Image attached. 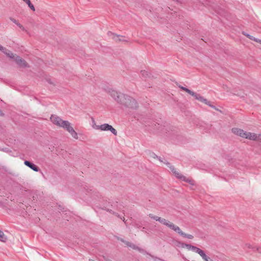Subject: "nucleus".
<instances>
[{"mask_svg":"<svg viewBox=\"0 0 261 261\" xmlns=\"http://www.w3.org/2000/svg\"><path fill=\"white\" fill-rule=\"evenodd\" d=\"M4 50H5V47H4L3 46H2L0 44V50H1L2 51H3Z\"/></svg>","mask_w":261,"mask_h":261,"instance_id":"nucleus-25","label":"nucleus"},{"mask_svg":"<svg viewBox=\"0 0 261 261\" xmlns=\"http://www.w3.org/2000/svg\"><path fill=\"white\" fill-rule=\"evenodd\" d=\"M182 180L185 181H186L187 182H188L189 184H190L191 185H195V181H194V180H193L192 179L190 178H187L186 176L183 177V179H182Z\"/></svg>","mask_w":261,"mask_h":261,"instance_id":"nucleus-14","label":"nucleus"},{"mask_svg":"<svg viewBox=\"0 0 261 261\" xmlns=\"http://www.w3.org/2000/svg\"><path fill=\"white\" fill-rule=\"evenodd\" d=\"M16 25L22 31H25V29L24 27L19 22L17 23Z\"/></svg>","mask_w":261,"mask_h":261,"instance_id":"nucleus-23","label":"nucleus"},{"mask_svg":"<svg viewBox=\"0 0 261 261\" xmlns=\"http://www.w3.org/2000/svg\"><path fill=\"white\" fill-rule=\"evenodd\" d=\"M231 132L236 135L243 138L252 141H258L261 142V134L257 135L254 133L244 131L243 129L237 127L232 128Z\"/></svg>","mask_w":261,"mask_h":261,"instance_id":"nucleus-3","label":"nucleus"},{"mask_svg":"<svg viewBox=\"0 0 261 261\" xmlns=\"http://www.w3.org/2000/svg\"><path fill=\"white\" fill-rule=\"evenodd\" d=\"M3 115H4V113H3V112L0 109V116H3Z\"/></svg>","mask_w":261,"mask_h":261,"instance_id":"nucleus-27","label":"nucleus"},{"mask_svg":"<svg viewBox=\"0 0 261 261\" xmlns=\"http://www.w3.org/2000/svg\"><path fill=\"white\" fill-rule=\"evenodd\" d=\"M119 41H122L123 40H121V39H119Z\"/></svg>","mask_w":261,"mask_h":261,"instance_id":"nucleus-30","label":"nucleus"},{"mask_svg":"<svg viewBox=\"0 0 261 261\" xmlns=\"http://www.w3.org/2000/svg\"><path fill=\"white\" fill-rule=\"evenodd\" d=\"M166 226H167L172 230L175 231L181 236H182V234H184V232L181 231L180 228L178 226L175 225L172 222L169 221V220L168 221Z\"/></svg>","mask_w":261,"mask_h":261,"instance_id":"nucleus-6","label":"nucleus"},{"mask_svg":"<svg viewBox=\"0 0 261 261\" xmlns=\"http://www.w3.org/2000/svg\"><path fill=\"white\" fill-rule=\"evenodd\" d=\"M92 127L95 129H98L99 125H96V122L93 118H92Z\"/></svg>","mask_w":261,"mask_h":261,"instance_id":"nucleus-19","label":"nucleus"},{"mask_svg":"<svg viewBox=\"0 0 261 261\" xmlns=\"http://www.w3.org/2000/svg\"><path fill=\"white\" fill-rule=\"evenodd\" d=\"M194 252L198 253L200 256L204 253V252L202 250L198 247L196 248Z\"/></svg>","mask_w":261,"mask_h":261,"instance_id":"nucleus-20","label":"nucleus"},{"mask_svg":"<svg viewBox=\"0 0 261 261\" xmlns=\"http://www.w3.org/2000/svg\"><path fill=\"white\" fill-rule=\"evenodd\" d=\"M242 34H243L244 36H246L247 37H248L249 39H251V40H253V41H256V39H257V38H255V37H253L252 36H251L250 35H249V34H247V33H245V32H243L242 33Z\"/></svg>","mask_w":261,"mask_h":261,"instance_id":"nucleus-18","label":"nucleus"},{"mask_svg":"<svg viewBox=\"0 0 261 261\" xmlns=\"http://www.w3.org/2000/svg\"><path fill=\"white\" fill-rule=\"evenodd\" d=\"M14 61L20 67L26 68L29 67L27 62L18 56L15 57Z\"/></svg>","mask_w":261,"mask_h":261,"instance_id":"nucleus-7","label":"nucleus"},{"mask_svg":"<svg viewBox=\"0 0 261 261\" xmlns=\"http://www.w3.org/2000/svg\"><path fill=\"white\" fill-rule=\"evenodd\" d=\"M169 167L170 168V169L171 170L172 172L174 173V174L177 178H178L181 180H182L183 177H184L185 176L181 175L180 173H179L178 171H177L176 170V169L173 166H169Z\"/></svg>","mask_w":261,"mask_h":261,"instance_id":"nucleus-10","label":"nucleus"},{"mask_svg":"<svg viewBox=\"0 0 261 261\" xmlns=\"http://www.w3.org/2000/svg\"><path fill=\"white\" fill-rule=\"evenodd\" d=\"M255 42H258V43H260V44H261V40H260V39H256V40Z\"/></svg>","mask_w":261,"mask_h":261,"instance_id":"nucleus-26","label":"nucleus"},{"mask_svg":"<svg viewBox=\"0 0 261 261\" xmlns=\"http://www.w3.org/2000/svg\"><path fill=\"white\" fill-rule=\"evenodd\" d=\"M125 244H126V245H127V246H129L130 247H131L132 248L134 249H138L140 251H141V249H140V248H139L137 246H136L135 245L129 242H125Z\"/></svg>","mask_w":261,"mask_h":261,"instance_id":"nucleus-15","label":"nucleus"},{"mask_svg":"<svg viewBox=\"0 0 261 261\" xmlns=\"http://www.w3.org/2000/svg\"><path fill=\"white\" fill-rule=\"evenodd\" d=\"M5 54H6L8 57L15 59V57H16L17 55L13 54L11 51L8 50L7 49L5 48V50H4L3 51Z\"/></svg>","mask_w":261,"mask_h":261,"instance_id":"nucleus-11","label":"nucleus"},{"mask_svg":"<svg viewBox=\"0 0 261 261\" xmlns=\"http://www.w3.org/2000/svg\"><path fill=\"white\" fill-rule=\"evenodd\" d=\"M125 220V219L124 217H123V221H124Z\"/></svg>","mask_w":261,"mask_h":261,"instance_id":"nucleus-29","label":"nucleus"},{"mask_svg":"<svg viewBox=\"0 0 261 261\" xmlns=\"http://www.w3.org/2000/svg\"><path fill=\"white\" fill-rule=\"evenodd\" d=\"M89 261H94V260H92V259H89Z\"/></svg>","mask_w":261,"mask_h":261,"instance_id":"nucleus-28","label":"nucleus"},{"mask_svg":"<svg viewBox=\"0 0 261 261\" xmlns=\"http://www.w3.org/2000/svg\"><path fill=\"white\" fill-rule=\"evenodd\" d=\"M200 256L204 261H213L212 259L210 258V257L205 254V252L200 255Z\"/></svg>","mask_w":261,"mask_h":261,"instance_id":"nucleus-17","label":"nucleus"},{"mask_svg":"<svg viewBox=\"0 0 261 261\" xmlns=\"http://www.w3.org/2000/svg\"><path fill=\"white\" fill-rule=\"evenodd\" d=\"M182 247H186L188 249L191 250L194 252L195 251L197 248V247L187 244H183Z\"/></svg>","mask_w":261,"mask_h":261,"instance_id":"nucleus-13","label":"nucleus"},{"mask_svg":"<svg viewBox=\"0 0 261 261\" xmlns=\"http://www.w3.org/2000/svg\"><path fill=\"white\" fill-rule=\"evenodd\" d=\"M50 119L54 124L66 130L74 139H78L77 133L74 130L69 121L63 120L56 115H51Z\"/></svg>","mask_w":261,"mask_h":261,"instance_id":"nucleus-2","label":"nucleus"},{"mask_svg":"<svg viewBox=\"0 0 261 261\" xmlns=\"http://www.w3.org/2000/svg\"><path fill=\"white\" fill-rule=\"evenodd\" d=\"M149 216L151 219H153L156 221H159L161 223H162L165 225H166V224L168 221V220H166L164 218H162L161 217H158L156 216H154L153 214H151L149 215Z\"/></svg>","mask_w":261,"mask_h":261,"instance_id":"nucleus-8","label":"nucleus"},{"mask_svg":"<svg viewBox=\"0 0 261 261\" xmlns=\"http://www.w3.org/2000/svg\"><path fill=\"white\" fill-rule=\"evenodd\" d=\"M24 3H25L28 7L32 10L33 11H35V8L34 5L31 3L30 0H22Z\"/></svg>","mask_w":261,"mask_h":261,"instance_id":"nucleus-12","label":"nucleus"},{"mask_svg":"<svg viewBox=\"0 0 261 261\" xmlns=\"http://www.w3.org/2000/svg\"><path fill=\"white\" fill-rule=\"evenodd\" d=\"M7 240V237L4 234V232L0 230V241L5 242Z\"/></svg>","mask_w":261,"mask_h":261,"instance_id":"nucleus-16","label":"nucleus"},{"mask_svg":"<svg viewBox=\"0 0 261 261\" xmlns=\"http://www.w3.org/2000/svg\"><path fill=\"white\" fill-rule=\"evenodd\" d=\"M10 20L13 22V23H14L15 24H17V23H18V21L16 19H15V18H13V17H10Z\"/></svg>","mask_w":261,"mask_h":261,"instance_id":"nucleus-24","label":"nucleus"},{"mask_svg":"<svg viewBox=\"0 0 261 261\" xmlns=\"http://www.w3.org/2000/svg\"><path fill=\"white\" fill-rule=\"evenodd\" d=\"M24 163L26 166H27L28 167H29V168H30L31 169L33 170L34 171H35L36 172L39 171V168L36 165L31 163L30 162H29L28 161H25Z\"/></svg>","mask_w":261,"mask_h":261,"instance_id":"nucleus-9","label":"nucleus"},{"mask_svg":"<svg viewBox=\"0 0 261 261\" xmlns=\"http://www.w3.org/2000/svg\"><path fill=\"white\" fill-rule=\"evenodd\" d=\"M182 236L184 237L185 238H187L189 239H192L194 238L192 235L189 234H186L185 233H184V234H182Z\"/></svg>","mask_w":261,"mask_h":261,"instance_id":"nucleus-22","label":"nucleus"},{"mask_svg":"<svg viewBox=\"0 0 261 261\" xmlns=\"http://www.w3.org/2000/svg\"><path fill=\"white\" fill-rule=\"evenodd\" d=\"M150 156L151 158H154V159H158L159 161H160L161 162H162V161L161 159V158L158 157L155 153H150Z\"/></svg>","mask_w":261,"mask_h":261,"instance_id":"nucleus-21","label":"nucleus"},{"mask_svg":"<svg viewBox=\"0 0 261 261\" xmlns=\"http://www.w3.org/2000/svg\"><path fill=\"white\" fill-rule=\"evenodd\" d=\"M98 129H100L102 131L109 130L114 135H117V134L116 130L115 128H114L112 125H110L107 123H105L103 124L99 125Z\"/></svg>","mask_w":261,"mask_h":261,"instance_id":"nucleus-5","label":"nucleus"},{"mask_svg":"<svg viewBox=\"0 0 261 261\" xmlns=\"http://www.w3.org/2000/svg\"><path fill=\"white\" fill-rule=\"evenodd\" d=\"M109 94L118 103L126 108L135 109L137 107V102L132 97L119 92L114 89L108 91Z\"/></svg>","mask_w":261,"mask_h":261,"instance_id":"nucleus-1","label":"nucleus"},{"mask_svg":"<svg viewBox=\"0 0 261 261\" xmlns=\"http://www.w3.org/2000/svg\"><path fill=\"white\" fill-rule=\"evenodd\" d=\"M179 88H180L181 90L186 91L191 95L194 96L196 99L199 100L200 101L204 103L205 104L210 106L211 107L215 109V107L211 105L210 101H208L206 99L204 98L203 97L201 96L200 94H197L196 93L189 90V89L183 87L182 86L179 85Z\"/></svg>","mask_w":261,"mask_h":261,"instance_id":"nucleus-4","label":"nucleus"}]
</instances>
